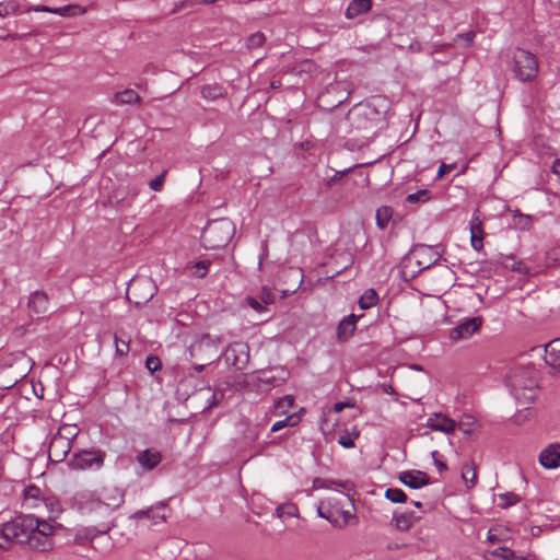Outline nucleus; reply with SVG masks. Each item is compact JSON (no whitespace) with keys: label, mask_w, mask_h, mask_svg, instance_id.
<instances>
[{"label":"nucleus","mask_w":560,"mask_h":560,"mask_svg":"<svg viewBox=\"0 0 560 560\" xmlns=\"http://www.w3.org/2000/svg\"><path fill=\"white\" fill-rule=\"evenodd\" d=\"M60 527V524L55 526L34 515H24L4 523L0 536L9 545L16 542L36 551L47 552L54 549L52 536Z\"/></svg>","instance_id":"f257e3e1"},{"label":"nucleus","mask_w":560,"mask_h":560,"mask_svg":"<svg viewBox=\"0 0 560 560\" xmlns=\"http://www.w3.org/2000/svg\"><path fill=\"white\" fill-rule=\"evenodd\" d=\"M506 385L521 405L530 404L537 396V373L530 368H515L508 374Z\"/></svg>","instance_id":"f03ea898"},{"label":"nucleus","mask_w":560,"mask_h":560,"mask_svg":"<svg viewBox=\"0 0 560 560\" xmlns=\"http://www.w3.org/2000/svg\"><path fill=\"white\" fill-rule=\"evenodd\" d=\"M441 259L438 247L418 244L402 258L400 272L404 279H413L422 270L429 269Z\"/></svg>","instance_id":"7ed1b4c3"},{"label":"nucleus","mask_w":560,"mask_h":560,"mask_svg":"<svg viewBox=\"0 0 560 560\" xmlns=\"http://www.w3.org/2000/svg\"><path fill=\"white\" fill-rule=\"evenodd\" d=\"M235 234V226L230 219L223 218L209 222L201 233V244L206 249L224 248Z\"/></svg>","instance_id":"20e7f679"},{"label":"nucleus","mask_w":560,"mask_h":560,"mask_svg":"<svg viewBox=\"0 0 560 560\" xmlns=\"http://www.w3.org/2000/svg\"><path fill=\"white\" fill-rule=\"evenodd\" d=\"M538 60L526 49L516 48L513 52L512 72L521 82H532L538 74Z\"/></svg>","instance_id":"39448f33"},{"label":"nucleus","mask_w":560,"mask_h":560,"mask_svg":"<svg viewBox=\"0 0 560 560\" xmlns=\"http://www.w3.org/2000/svg\"><path fill=\"white\" fill-rule=\"evenodd\" d=\"M221 342V337L205 334L190 346V357L200 362L213 363L219 359Z\"/></svg>","instance_id":"423d86ee"},{"label":"nucleus","mask_w":560,"mask_h":560,"mask_svg":"<svg viewBox=\"0 0 560 560\" xmlns=\"http://www.w3.org/2000/svg\"><path fill=\"white\" fill-rule=\"evenodd\" d=\"M105 457L106 453L102 450H81L73 454L69 466L74 470H98Z\"/></svg>","instance_id":"0eeeda50"},{"label":"nucleus","mask_w":560,"mask_h":560,"mask_svg":"<svg viewBox=\"0 0 560 560\" xmlns=\"http://www.w3.org/2000/svg\"><path fill=\"white\" fill-rule=\"evenodd\" d=\"M378 115L374 106L365 104L351 109L347 115V119L355 129L365 130L374 126Z\"/></svg>","instance_id":"6e6552de"},{"label":"nucleus","mask_w":560,"mask_h":560,"mask_svg":"<svg viewBox=\"0 0 560 560\" xmlns=\"http://www.w3.org/2000/svg\"><path fill=\"white\" fill-rule=\"evenodd\" d=\"M155 287L148 279L132 281L127 289V299L136 305L149 302L155 294Z\"/></svg>","instance_id":"1a4fd4ad"},{"label":"nucleus","mask_w":560,"mask_h":560,"mask_svg":"<svg viewBox=\"0 0 560 560\" xmlns=\"http://www.w3.org/2000/svg\"><path fill=\"white\" fill-rule=\"evenodd\" d=\"M224 358L235 370L243 371L249 362V347L246 342L234 341L228 346Z\"/></svg>","instance_id":"9d476101"},{"label":"nucleus","mask_w":560,"mask_h":560,"mask_svg":"<svg viewBox=\"0 0 560 560\" xmlns=\"http://www.w3.org/2000/svg\"><path fill=\"white\" fill-rule=\"evenodd\" d=\"M125 501V492L115 487H104L101 491L100 498L92 501L97 508L104 506L107 511H114L118 509Z\"/></svg>","instance_id":"9b49d317"},{"label":"nucleus","mask_w":560,"mask_h":560,"mask_svg":"<svg viewBox=\"0 0 560 560\" xmlns=\"http://www.w3.org/2000/svg\"><path fill=\"white\" fill-rule=\"evenodd\" d=\"M481 325L482 318L480 316L466 318L463 322H460L457 326L451 329L450 339L453 342L467 339L471 337L476 331H478Z\"/></svg>","instance_id":"f8f14e48"},{"label":"nucleus","mask_w":560,"mask_h":560,"mask_svg":"<svg viewBox=\"0 0 560 560\" xmlns=\"http://www.w3.org/2000/svg\"><path fill=\"white\" fill-rule=\"evenodd\" d=\"M165 509L166 502L160 501L145 510L136 511L135 513L131 514L130 518L136 521L147 518L154 525L162 524L166 522V515L164 513Z\"/></svg>","instance_id":"ddd939ff"},{"label":"nucleus","mask_w":560,"mask_h":560,"mask_svg":"<svg viewBox=\"0 0 560 560\" xmlns=\"http://www.w3.org/2000/svg\"><path fill=\"white\" fill-rule=\"evenodd\" d=\"M27 307L30 316L37 318L43 317L49 310V300L46 292L35 291L31 293Z\"/></svg>","instance_id":"4468645a"},{"label":"nucleus","mask_w":560,"mask_h":560,"mask_svg":"<svg viewBox=\"0 0 560 560\" xmlns=\"http://www.w3.org/2000/svg\"><path fill=\"white\" fill-rule=\"evenodd\" d=\"M72 448V444L54 434L48 447V458L54 463H61Z\"/></svg>","instance_id":"2eb2a0df"},{"label":"nucleus","mask_w":560,"mask_h":560,"mask_svg":"<svg viewBox=\"0 0 560 560\" xmlns=\"http://www.w3.org/2000/svg\"><path fill=\"white\" fill-rule=\"evenodd\" d=\"M427 427L433 431L451 434L456 430L457 422L446 415L436 412L428 418Z\"/></svg>","instance_id":"dca6fc26"},{"label":"nucleus","mask_w":560,"mask_h":560,"mask_svg":"<svg viewBox=\"0 0 560 560\" xmlns=\"http://www.w3.org/2000/svg\"><path fill=\"white\" fill-rule=\"evenodd\" d=\"M398 479L410 489H419L431 482L427 472L416 469L401 471Z\"/></svg>","instance_id":"f3484780"},{"label":"nucleus","mask_w":560,"mask_h":560,"mask_svg":"<svg viewBox=\"0 0 560 560\" xmlns=\"http://www.w3.org/2000/svg\"><path fill=\"white\" fill-rule=\"evenodd\" d=\"M539 463L544 468L560 467V443H551L539 454Z\"/></svg>","instance_id":"a211bd4d"},{"label":"nucleus","mask_w":560,"mask_h":560,"mask_svg":"<svg viewBox=\"0 0 560 560\" xmlns=\"http://www.w3.org/2000/svg\"><path fill=\"white\" fill-rule=\"evenodd\" d=\"M361 317L362 315L357 316L355 314H350L339 322L336 329V336L339 342H346L353 336L357 328V320Z\"/></svg>","instance_id":"6ab92c4d"},{"label":"nucleus","mask_w":560,"mask_h":560,"mask_svg":"<svg viewBox=\"0 0 560 560\" xmlns=\"http://www.w3.org/2000/svg\"><path fill=\"white\" fill-rule=\"evenodd\" d=\"M162 460V455L159 451L147 448L137 455L138 464L144 470H153Z\"/></svg>","instance_id":"aec40b11"},{"label":"nucleus","mask_w":560,"mask_h":560,"mask_svg":"<svg viewBox=\"0 0 560 560\" xmlns=\"http://www.w3.org/2000/svg\"><path fill=\"white\" fill-rule=\"evenodd\" d=\"M483 230L482 223L478 217H472L470 220V242L475 250L479 252L483 247Z\"/></svg>","instance_id":"412c9836"},{"label":"nucleus","mask_w":560,"mask_h":560,"mask_svg":"<svg viewBox=\"0 0 560 560\" xmlns=\"http://www.w3.org/2000/svg\"><path fill=\"white\" fill-rule=\"evenodd\" d=\"M201 97L209 102H214L226 95V90L219 83L206 84L200 90Z\"/></svg>","instance_id":"4be33fe9"},{"label":"nucleus","mask_w":560,"mask_h":560,"mask_svg":"<svg viewBox=\"0 0 560 560\" xmlns=\"http://www.w3.org/2000/svg\"><path fill=\"white\" fill-rule=\"evenodd\" d=\"M371 7V0H352L346 10V18L354 19L361 14L368 13Z\"/></svg>","instance_id":"5701e85b"},{"label":"nucleus","mask_w":560,"mask_h":560,"mask_svg":"<svg viewBox=\"0 0 560 560\" xmlns=\"http://www.w3.org/2000/svg\"><path fill=\"white\" fill-rule=\"evenodd\" d=\"M492 558L500 559V560H536V556L534 555H527L525 557L523 556H516L515 552L508 547H499L490 551L489 553Z\"/></svg>","instance_id":"b1692460"},{"label":"nucleus","mask_w":560,"mask_h":560,"mask_svg":"<svg viewBox=\"0 0 560 560\" xmlns=\"http://www.w3.org/2000/svg\"><path fill=\"white\" fill-rule=\"evenodd\" d=\"M258 388L268 390L271 387H277L285 382V376H276L271 371L261 372L257 377Z\"/></svg>","instance_id":"393cba45"},{"label":"nucleus","mask_w":560,"mask_h":560,"mask_svg":"<svg viewBox=\"0 0 560 560\" xmlns=\"http://www.w3.org/2000/svg\"><path fill=\"white\" fill-rule=\"evenodd\" d=\"M417 520L413 512H406L400 514H394L392 524L399 532H407L411 528L413 522Z\"/></svg>","instance_id":"a878e982"},{"label":"nucleus","mask_w":560,"mask_h":560,"mask_svg":"<svg viewBox=\"0 0 560 560\" xmlns=\"http://www.w3.org/2000/svg\"><path fill=\"white\" fill-rule=\"evenodd\" d=\"M500 262L505 267L511 269L512 271L518 272L521 275H528L530 272L529 267L525 265L522 260H516L513 255H501Z\"/></svg>","instance_id":"bb28decb"},{"label":"nucleus","mask_w":560,"mask_h":560,"mask_svg":"<svg viewBox=\"0 0 560 560\" xmlns=\"http://www.w3.org/2000/svg\"><path fill=\"white\" fill-rule=\"evenodd\" d=\"M24 504H27L30 508H36L44 499L42 490L34 486H27L23 491Z\"/></svg>","instance_id":"cd10ccee"},{"label":"nucleus","mask_w":560,"mask_h":560,"mask_svg":"<svg viewBox=\"0 0 560 560\" xmlns=\"http://www.w3.org/2000/svg\"><path fill=\"white\" fill-rule=\"evenodd\" d=\"M130 337L122 330L114 336L115 352L118 357H126L130 350Z\"/></svg>","instance_id":"c85d7f7f"},{"label":"nucleus","mask_w":560,"mask_h":560,"mask_svg":"<svg viewBox=\"0 0 560 560\" xmlns=\"http://www.w3.org/2000/svg\"><path fill=\"white\" fill-rule=\"evenodd\" d=\"M114 102L120 105L138 104L141 97L133 90L126 89L114 94Z\"/></svg>","instance_id":"c756f323"},{"label":"nucleus","mask_w":560,"mask_h":560,"mask_svg":"<svg viewBox=\"0 0 560 560\" xmlns=\"http://www.w3.org/2000/svg\"><path fill=\"white\" fill-rule=\"evenodd\" d=\"M377 303H378V294L373 288L365 290L363 292V294L360 296L359 302H358L359 307L361 310H369V308L375 306Z\"/></svg>","instance_id":"7c9ffc66"},{"label":"nucleus","mask_w":560,"mask_h":560,"mask_svg":"<svg viewBox=\"0 0 560 560\" xmlns=\"http://www.w3.org/2000/svg\"><path fill=\"white\" fill-rule=\"evenodd\" d=\"M462 478L469 488L477 483L476 465L472 462L465 463L462 466Z\"/></svg>","instance_id":"2f4dec72"},{"label":"nucleus","mask_w":560,"mask_h":560,"mask_svg":"<svg viewBox=\"0 0 560 560\" xmlns=\"http://www.w3.org/2000/svg\"><path fill=\"white\" fill-rule=\"evenodd\" d=\"M88 11L86 8L80 7L78 4H68L60 8H55L52 11V14H57L60 16H77V15H83Z\"/></svg>","instance_id":"473e14b6"},{"label":"nucleus","mask_w":560,"mask_h":560,"mask_svg":"<svg viewBox=\"0 0 560 560\" xmlns=\"http://www.w3.org/2000/svg\"><path fill=\"white\" fill-rule=\"evenodd\" d=\"M393 209L388 206H382L380 207L377 210H376V215H375V219H376V225L377 228H380L381 230H384L392 217H393Z\"/></svg>","instance_id":"72a5a7b5"},{"label":"nucleus","mask_w":560,"mask_h":560,"mask_svg":"<svg viewBox=\"0 0 560 560\" xmlns=\"http://www.w3.org/2000/svg\"><path fill=\"white\" fill-rule=\"evenodd\" d=\"M55 434L72 444V441L79 434V429L75 424H63L58 429V431Z\"/></svg>","instance_id":"f704fd0d"},{"label":"nucleus","mask_w":560,"mask_h":560,"mask_svg":"<svg viewBox=\"0 0 560 560\" xmlns=\"http://www.w3.org/2000/svg\"><path fill=\"white\" fill-rule=\"evenodd\" d=\"M476 427H477V420L474 416H470V415L464 416L460 419V421L457 422L458 430L467 435L472 433Z\"/></svg>","instance_id":"c9c22d12"},{"label":"nucleus","mask_w":560,"mask_h":560,"mask_svg":"<svg viewBox=\"0 0 560 560\" xmlns=\"http://www.w3.org/2000/svg\"><path fill=\"white\" fill-rule=\"evenodd\" d=\"M431 199V191L429 189H420L413 194H409L406 197V201L410 205L417 202H427Z\"/></svg>","instance_id":"e433bc0d"},{"label":"nucleus","mask_w":560,"mask_h":560,"mask_svg":"<svg viewBox=\"0 0 560 560\" xmlns=\"http://www.w3.org/2000/svg\"><path fill=\"white\" fill-rule=\"evenodd\" d=\"M385 498L393 503H404L407 501V494L398 488H388Z\"/></svg>","instance_id":"4c0bfd02"},{"label":"nucleus","mask_w":560,"mask_h":560,"mask_svg":"<svg viewBox=\"0 0 560 560\" xmlns=\"http://www.w3.org/2000/svg\"><path fill=\"white\" fill-rule=\"evenodd\" d=\"M556 357L557 359L560 358V338L550 341L546 346L545 361L549 362L550 359H556Z\"/></svg>","instance_id":"58836bf2"},{"label":"nucleus","mask_w":560,"mask_h":560,"mask_svg":"<svg viewBox=\"0 0 560 560\" xmlns=\"http://www.w3.org/2000/svg\"><path fill=\"white\" fill-rule=\"evenodd\" d=\"M20 10V4L14 0L0 2V18H5L9 14H16Z\"/></svg>","instance_id":"ea45409f"},{"label":"nucleus","mask_w":560,"mask_h":560,"mask_svg":"<svg viewBox=\"0 0 560 560\" xmlns=\"http://www.w3.org/2000/svg\"><path fill=\"white\" fill-rule=\"evenodd\" d=\"M266 42V36L261 32H256L247 37L246 45L249 49L259 48Z\"/></svg>","instance_id":"a19ab883"},{"label":"nucleus","mask_w":560,"mask_h":560,"mask_svg":"<svg viewBox=\"0 0 560 560\" xmlns=\"http://www.w3.org/2000/svg\"><path fill=\"white\" fill-rule=\"evenodd\" d=\"M513 222L517 229L526 231L529 230L532 226V217L528 214L518 213L514 215Z\"/></svg>","instance_id":"79ce46f5"},{"label":"nucleus","mask_w":560,"mask_h":560,"mask_svg":"<svg viewBox=\"0 0 560 560\" xmlns=\"http://www.w3.org/2000/svg\"><path fill=\"white\" fill-rule=\"evenodd\" d=\"M499 499L501 500L500 505L503 509H508L520 501V497L514 492L502 493L499 495Z\"/></svg>","instance_id":"37998d69"},{"label":"nucleus","mask_w":560,"mask_h":560,"mask_svg":"<svg viewBox=\"0 0 560 560\" xmlns=\"http://www.w3.org/2000/svg\"><path fill=\"white\" fill-rule=\"evenodd\" d=\"M42 502L49 510L50 517H56L61 512L60 504L55 498H44Z\"/></svg>","instance_id":"c03bdc74"},{"label":"nucleus","mask_w":560,"mask_h":560,"mask_svg":"<svg viewBox=\"0 0 560 560\" xmlns=\"http://www.w3.org/2000/svg\"><path fill=\"white\" fill-rule=\"evenodd\" d=\"M295 424H296L295 416L291 415V416H288L287 418H284L283 420H279V421L275 422L271 427V432H278L285 427H289V425L293 427Z\"/></svg>","instance_id":"a18cd8bd"},{"label":"nucleus","mask_w":560,"mask_h":560,"mask_svg":"<svg viewBox=\"0 0 560 560\" xmlns=\"http://www.w3.org/2000/svg\"><path fill=\"white\" fill-rule=\"evenodd\" d=\"M294 404V398L291 395H287L283 398H280L276 401L275 408L282 412H285L289 408H291Z\"/></svg>","instance_id":"49530a36"},{"label":"nucleus","mask_w":560,"mask_h":560,"mask_svg":"<svg viewBox=\"0 0 560 560\" xmlns=\"http://www.w3.org/2000/svg\"><path fill=\"white\" fill-rule=\"evenodd\" d=\"M210 261L201 260L194 265V275L198 278H203L208 273Z\"/></svg>","instance_id":"de8ad7c7"},{"label":"nucleus","mask_w":560,"mask_h":560,"mask_svg":"<svg viewBox=\"0 0 560 560\" xmlns=\"http://www.w3.org/2000/svg\"><path fill=\"white\" fill-rule=\"evenodd\" d=\"M145 366L151 373H154L161 369V360L158 357L150 354L145 359Z\"/></svg>","instance_id":"09e8293b"},{"label":"nucleus","mask_w":560,"mask_h":560,"mask_svg":"<svg viewBox=\"0 0 560 560\" xmlns=\"http://www.w3.org/2000/svg\"><path fill=\"white\" fill-rule=\"evenodd\" d=\"M167 174V171L164 170L159 176L150 180L149 187L154 191H160L163 187L164 178Z\"/></svg>","instance_id":"8fccbe9b"},{"label":"nucleus","mask_w":560,"mask_h":560,"mask_svg":"<svg viewBox=\"0 0 560 560\" xmlns=\"http://www.w3.org/2000/svg\"><path fill=\"white\" fill-rule=\"evenodd\" d=\"M246 303H247V305H248L250 308L255 310V311H256V312H258V313H261V312H264V311L266 310L265 304H264V303H260L259 301H257V300H256L255 298H253V296H247V298H246Z\"/></svg>","instance_id":"3c124183"},{"label":"nucleus","mask_w":560,"mask_h":560,"mask_svg":"<svg viewBox=\"0 0 560 560\" xmlns=\"http://www.w3.org/2000/svg\"><path fill=\"white\" fill-rule=\"evenodd\" d=\"M260 299L265 305H268L275 302V294L268 288L264 287L260 293Z\"/></svg>","instance_id":"603ef678"},{"label":"nucleus","mask_w":560,"mask_h":560,"mask_svg":"<svg viewBox=\"0 0 560 560\" xmlns=\"http://www.w3.org/2000/svg\"><path fill=\"white\" fill-rule=\"evenodd\" d=\"M353 167L346 168L343 171H337L328 180L327 186H331L334 183L340 180L346 174L350 173Z\"/></svg>","instance_id":"864d4df0"},{"label":"nucleus","mask_w":560,"mask_h":560,"mask_svg":"<svg viewBox=\"0 0 560 560\" xmlns=\"http://www.w3.org/2000/svg\"><path fill=\"white\" fill-rule=\"evenodd\" d=\"M455 168H456V163H451V164L441 163L438 174H436V177L442 178L446 173H450L451 171H453Z\"/></svg>","instance_id":"5fc2aeb1"},{"label":"nucleus","mask_w":560,"mask_h":560,"mask_svg":"<svg viewBox=\"0 0 560 560\" xmlns=\"http://www.w3.org/2000/svg\"><path fill=\"white\" fill-rule=\"evenodd\" d=\"M475 36H476L475 32L469 31V32H466L463 34H458L457 38L463 39L465 42V46L469 47L472 45Z\"/></svg>","instance_id":"6e6d98bb"},{"label":"nucleus","mask_w":560,"mask_h":560,"mask_svg":"<svg viewBox=\"0 0 560 560\" xmlns=\"http://www.w3.org/2000/svg\"><path fill=\"white\" fill-rule=\"evenodd\" d=\"M338 444H340L345 448L354 447V441L349 435H340L338 439Z\"/></svg>","instance_id":"4d7b16f0"},{"label":"nucleus","mask_w":560,"mask_h":560,"mask_svg":"<svg viewBox=\"0 0 560 560\" xmlns=\"http://www.w3.org/2000/svg\"><path fill=\"white\" fill-rule=\"evenodd\" d=\"M54 9H55V8L47 7V5H33V7H28L25 11H26V12L35 11V12H48V13H52Z\"/></svg>","instance_id":"13d9d810"},{"label":"nucleus","mask_w":560,"mask_h":560,"mask_svg":"<svg viewBox=\"0 0 560 560\" xmlns=\"http://www.w3.org/2000/svg\"><path fill=\"white\" fill-rule=\"evenodd\" d=\"M219 404L218 394L214 392L211 397L208 399V405L203 409V411L210 410L211 408L215 407Z\"/></svg>","instance_id":"bf43d9fd"},{"label":"nucleus","mask_w":560,"mask_h":560,"mask_svg":"<svg viewBox=\"0 0 560 560\" xmlns=\"http://www.w3.org/2000/svg\"><path fill=\"white\" fill-rule=\"evenodd\" d=\"M346 407H354V404L349 402V401H347V402L339 401L334 405V410L336 412H341Z\"/></svg>","instance_id":"052dcab7"},{"label":"nucleus","mask_w":560,"mask_h":560,"mask_svg":"<svg viewBox=\"0 0 560 560\" xmlns=\"http://www.w3.org/2000/svg\"><path fill=\"white\" fill-rule=\"evenodd\" d=\"M546 363L560 373V357L558 359H550V361Z\"/></svg>","instance_id":"680f3d73"},{"label":"nucleus","mask_w":560,"mask_h":560,"mask_svg":"<svg viewBox=\"0 0 560 560\" xmlns=\"http://www.w3.org/2000/svg\"><path fill=\"white\" fill-rule=\"evenodd\" d=\"M25 376V374H21L19 376H15L13 380L9 381L7 384H3V388H10L14 386L20 380H22Z\"/></svg>","instance_id":"e2e57ef3"},{"label":"nucleus","mask_w":560,"mask_h":560,"mask_svg":"<svg viewBox=\"0 0 560 560\" xmlns=\"http://www.w3.org/2000/svg\"><path fill=\"white\" fill-rule=\"evenodd\" d=\"M210 363L208 362H200V361H197L195 364H194V370L197 372V373H201L207 365H209Z\"/></svg>","instance_id":"0e129e2a"},{"label":"nucleus","mask_w":560,"mask_h":560,"mask_svg":"<svg viewBox=\"0 0 560 560\" xmlns=\"http://www.w3.org/2000/svg\"><path fill=\"white\" fill-rule=\"evenodd\" d=\"M552 173L560 179V159H557L552 165Z\"/></svg>","instance_id":"69168bd1"},{"label":"nucleus","mask_w":560,"mask_h":560,"mask_svg":"<svg viewBox=\"0 0 560 560\" xmlns=\"http://www.w3.org/2000/svg\"><path fill=\"white\" fill-rule=\"evenodd\" d=\"M434 465L436 466L440 472L445 471L447 469V465L444 462L440 460L439 458H435Z\"/></svg>","instance_id":"338daca9"},{"label":"nucleus","mask_w":560,"mask_h":560,"mask_svg":"<svg viewBox=\"0 0 560 560\" xmlns=\"http://www.w3.org/2000/svg\"><path fill=\"white\" fill-rule=\"evenodd\" d=\"M270 85L272 89H278V88H280L281 83H280V81H272Z\"/></svg>","instance_id":"774afa93"}]
</instances>
